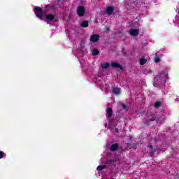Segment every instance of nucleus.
<instances>
[{"instance_id":"28","label":"nucleus","mask_w":179,"mask_h":179,"mask_svg":"<svg viewBox=\"0 0 179 179\" xmlns=\"http://www.w3.org/2000/svg\"><path fill=\"white\" fill-rule=\"evenodd\" d=\"M107 31H110V29L108 28H107Z\"/></svg>"},{"instance_id":"29","label":"nucleus","mask_w":179,"mask_h":179,"mask_svg":"<svg viewBox=\"0 0 179 179\" xmlns=\"http://www.w3.org/2000/svg\"><path fill=\"white\" fill-rule=\"evenodd\" d=\"M154 86H155V87H156V83H154Z\"/></svg>"},{"instance_id":"23","label":"nucleus","mask_w":179,"mask_h":179,"mask_svg":"<svg viewBox=\"0 0 179 179\" xmlns=\"http://www.w3.org/2000/svg\"><path fill=\"white\" fill-rule=\"evenodd\" d=\"M155 61L157 64V63L160 62V58L159 57H155Z\"/></svg>"},{"instance_id":"4","label":"nucleus","mask_w":179,"mask_h":179,"mask_svg":"<svg viewBox=\"0 0 179 179\" xmlns=\"http://www.w3.org/2000/svg\"><path fill=\"white\" fill-rule=\"evenodd\" d=\"M90 41L92 43H97V42L100 41V36L96 34L91 35Z\"/></svg>"},{"instance_id":"5","label":"nucleus","mask_w":179,"mask_h":179,"mask_svg":"<svg viewBox=\"0 0 179 179\" xmlns=\"http://www.w3.org/2000/svg\"><path fill=\"white\" fill-rule=\"evenodd\" d=\"M129 33L131 36L136 37V36H138V34H139V29H130Z\"/></svg>"},{"instance_id":"12","label":"nucleus","mask_w":179,"mask_h":179,"mask_svg":"<svg viewBox=\"0 0 179 179\" xmlns=\"http://www.w3.org/2000/svg\"><path fill=\"white\" fill-rule=\"evenodd\" d=\"M106 12H107L108 15H113V12H114V8L108 7Z\"/></svg>"},{"instance_id":"25","label":"nucleus","mask_w":179,"mask_h":179,"mask_svg":"<svg viewBox=\"0 0 179 179\" xmlns=\"http://www.w3.org/2000/svg\"><path fill=\"white\" fill-rule=\"evenodd\" d=\"M115 131L118 134V132H120V130L118 129V128H115Z\"/></svg>"},{"instance_id":"20","label":"nucleus","mask_w":179,"mask_h":179,"mask_svg":"<svg viewBox=\"0 0 179 179\" xmlns=\"http://www.w3.org/2000/svg\"><path fill=\"white\" fill-rule=\"evenodd\" d=\"M92 55L94 57H96V55H99V50H97V49H94L92 50Z\"/></svg>"},{"instance_id":"18","label":"nucleus","mask_w":179,"mask_h":179,"mask_svg":"<svg viewBox=\"0 0 179 179\" xmlns=\"http://www.w3.org/2000/svg\"><path fill=\"white\" fill-rule=\"evenodd\" d=\"M160 106H162V102H160V101H157L154 104V107L155 108H159V107H160Z\"/></svg>"},{"instance_id":"14","label":"nucleus","mask_w":179,"mask_h":179,"mask_svg":"<svg viewBox=\"0 0 179 179\" xmlns=\"http://www.w3.org/2000/svg\"><path fill=\"white\" fill-rule=\"evenodd\" d=\"M101 66L103 69H107L110 66L109 63H104V64H101Z\"/></svg>"},{"instance_id":"24","label":"nucleus","mask_w":179,"mask_h":179,"mask_svg":"<svg viewBox=\"0 0 179 179\" xmlns=\"http://www.w3.org/2000/svg\"><path fill=\"white\" fill-rule=\"evenodd\" d=\"M150 156L152 157H153V156H155V151H151L150 152Z\"/></svg>"},{"instance_id":"26","label":"nucleus","mask_w":179,"mask_h":179,"mask_svg":"<svg viewBox=\"0 0 179 179\" xmlns=\"http://www.w3.org/2000/svg\"><path fill=\"white\" fill-rule=\"evenodd\" d=\"M45 8H46V9H50V5H46L45 6Z\"/></svg>"},{"instance_id":"16","label":"nucleus","mask_w":179,"mask_h":179,"mask_svg":"<svg viewBox=\"0 0 179 179\" xmlns=\"http://www.w3.org/2000/svg\"><path fill=\"white\" fill-rule=\"evenodd\" d=\"M120 106H122V109L124 110V111H128V110H129V108L124 103H120Z\"/></svg>"},{"instance_id":"11","label":"nucleus","mask_w":179,"mask_h":179,"mask_svg":"<svg viewBox=\"0 0 179 179\" xmlns=\"http://www.w3.org/2000/svg\"><path fill=\"white\" fill-rule=\"evenodd\" d=\"M113 92L115 94H120V93H121V90L118 87H113Z\"/></svg>"},{"instance_id":"7","label":"nucleus","mask_w":179,"mask_h":179,"mask_svg":"<svg viewBox=\"0 0 179 179\" xmlns=\"http://www.w3.org/2000/svg\"><path fill=\"white\" fill-rule=\"evenodd\" d=\"M106 113L108 118H111L113 117V108H111L110 107L106 109Z\"/></svg>"},{"instance_id":"19","label":"nucleus","mask_w":179,"mask_h":179,"mask_svg":"<svg viewBox=\"0 0 179 179\" xmlns=\"http://www.w3.org/2000/svg\"><path fill=\"white\" fill-rule=\"evenodd\" d=\"M155 120H156V118L152 117V118H151V119H150V120H147L145 121V124H146V125H148V127H149V123H150L151 121H155Z\"/></svg>"},{"instance_id":"17","label":"nucleus","mask_w":179,"mask_h":179,"mask_svg":"<svg viewBox=\"0 0 179 179\" xmlns=\"http://www.w3.org/2000/svg\"><path fill=\"white\" fill-rule=\"evenodd\" d=\"M148 60H146V59L145 58H141L140 59V64L141 65H145V64H146Z\"/></svg>"},{"instance_id":"13","label":"nucleus","mask_w":179,"mask_h":179,"mask_svg":"<svg viewBox=\"0 0 179 179\" xmlns=\"http://www.w3.org/2000/svg\"><path fill=\"white\" fill-rule=\"evenodd\" d=\"M47 20H54L55 19V17L52 14H48L46 15Z\"/></svg>"},{"instance_id":"6","label":"nucleus","mask_w":179,"mask_h":179,"mask_svg":"<svg viewBox=\"0 0 179 179\" xmlns=\"http://www.w3.org/2000/svg\"><path fill=\"white\" fill-rule=\"evenodd\" d=\"M112 68H118L119 69H123L122 66L120 63L113 62L110 64Z\"/></svg>"},{"instance_id":"1","label":"nucleus","mask_w":179,"mask_h":179,"mask_svg":"<svg viewBox=\"0 0 179 179\" xmlns=\"http://www.w3.org/2000/svg\"><path fill=\"white\" fill-rule=\"evenodd\" d=\"M34 13L36 16L38 17V19H43L44 17V15L47 13L46 10L43 11V9L39 6H36L34 8Z\"/></svg>"},{"instance_id":"22","label":"nucleus","mask_w":179,"mask_h":179,"mask_svg":"<svg viewBox=\"0 0 179 179\" xmlns=\"http://www.w3.org/2000/svg\"><path fill=\"white\" fill-rule=\"evenodd\" d=\"M5 155V152L3 151H0V159H3V156Z\"/></svg>"},{"instance_id":"9","label":"nucleus","mask_w":179,"mask_h":179,"mask_svg":"<svg viewBox=\"0 0 179 179\" xmlns=\"http://www.w3.org/2000/svg\"><path fill=\"white\" fill-rule=\"evenodd\" d=\"M115 159H110L105 162V166H111L113 165V163H115Z\"/></svg>"},{"instance_id":"3","label":"nucleus","mask_w":179,"mask_h":179,"mask_svg":"<svg viewBox=\"0 0 179 179\" xmlns=\"http://www.w3.org/2000/svg\"><path fill=\"white\" fill-rule=\"evenodd\" d=\"M160 78H162L163 80H166V79H167V78H169V74L167 73V71H162V73L159 74V76H156L155 80H156V79H159Z\"/></svg>"},{"instance_id":"8","label":"nucleus","mask_w":179,"mask_h":179,"mask_svg":"<svg viewBox=\"0 0 179 179\" xmlns=\"http://www.w3.org/2000/svg\"><path fill=\"white\" fill-rule=\"evenodd\" d=\"M118 149V144H113L110 147V152H115V150H117Z\"/></svg>"},{"instance_id":"21","label":"nucleus","mask_w":179,"mask_h":179,"mask_svg":"<svg viewBox=\"0 0 179 179\" xmlns=\"http://www.w3.org/2000/svg\"><path fill=\"white\" fill-rule=\"evenodd\" d=\"M164 122V118L163 117H159V118H157V122L159 123V122Z\"/></svg>"},{"instance_id":"2","label":"nucleus","mask_w":179,"mask_h":179,"mask_svg":"<svg viewBox=\"0 0 179 179\" xmlns=\"http://www.w3.org/2000/svg\"><path fill=\"white\" fill-rule=\"evenodd\" d=\"M76 13L79 17H83L86 15V8L83 6H80L77 8Z\"/></svg>"},{"instance_id":"15","label":"nucleus","mask_w":179,"mask_h":179,"mask_svg":"<svg viewBox=\"0 0 179 179\" xmlns=\"http://www.w3.org/2000/svg\"><path fill=\"white\" fill-rule=\"evenodd\" d=\"M106 165H100L98 166L96 168L97 171H101L102 170H104L106 169Z\"/></svg>"},{"instance_id":"27","label":"nucleus","mask_w":179,"mask_h":179,"mask_svg":"<svg viewBox=\"0 0 179 179\" xmlns=\"http://www.w3.org/2000/svg\"><path fill=\"white\" fill-rule=\"evenodd\" d=\"M149 148H150V149H153V145H150Z\"/></svg>"},{"instance_id":"30","label":"nucleus","mask_w":179,"mask_h":179,"mask_svg":"<svg viewBox=\"0 0 179 179\" xmlns=\"http://www.w3.org/2000/svg\"><path fill=\"white\" fill-rule=\"evenodd\" d=\"M47 23H48V21H47Z\"/></svg>"},{"instance_id":"10","label":"nucleus","mask_w":179,"mask_h":179,"mask_svg":"<svg viewBox=\"0 0 179 179\" xmlns=\"http://www.w3.org/2000/svg\"><path fill=\"white\" fill-rule=\"evenodd\" d=\"M81 27H89V21L85 20L83 21L81 24H80Z\"/></svg>"}]
</instances>
